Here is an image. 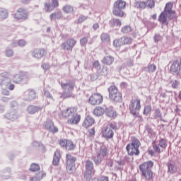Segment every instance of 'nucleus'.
<instances>
[{
	"instance_id": "nucleus-1",
	"label": "nucleus",
	"mask_w": 181,
	"mask_h": 181,
	"mask_svg": "<svg viewBox=\"0 0 181 181\" xmlns=\"http://www.w3.org/2000/svg\"><path fill=\"white\" fill-rule=\"evenodd\" d=\"M152 166H153V163L152 161L144 163L140 165V170L142 173L144 179L146 180H151L153 177V173L151 170V168H152Z\"/></svg>"
},
{
	"instance_id": "nucleus-2",
	"label": "nucleus",
	"mask_w": 181,
	"mask_h": 181,
	"mask_svg": "<svg viewBox=\"0 0 181 181\" xmlns=\"http://www.w3.org/2000/svg\"><path fill=\"white\" fill-rule=\"evenodd\" d=\"M139 146H141V142L136 138L132 139V144L127 146V151L129 155H139Z\"/></svg>"
},
{
	"instance_id": "nucleus-3",
	"label": "nucleus",
	"mask_w": 181,
	"mask_h": 181,
	"mask_svg": "<svg viewBox=\"0 0 181 181\" xmlns=\"http://www.w3.org/2000/svg\"><path fill=\"white\" fill-rule=\"evenodd\" d=\"M109 98L112 101L115 103H119L122 100V95L119 91H118V88L112 86L108 89Z\"/></svg>"
},
{
	"instance_id": "nucleus-4",
	"label": "nucleus",
	"mask_w": 181,
	"mask_h": 181,
	"mask_svg": "<svg viewBox=\"0 0 181 181\" xmlns=\"http://www.w3.org/2000/svg\"><path fill=\"white\" fill-rule=\"evenodd\" d=\"M1 77L2 79L0 82L1 86H6V88L10 90L11 91L15 90V85L13 83H11V78H9V73L4 72L1 74Z\"/></svg>"
},
{
	"instance_id": "nucleus-5",
	"label": "nucleus",
	"mask_w": 181,
	"mask_h": 181,
	"mask_svg": "<svg viewBox=\"0 0 181 181\" xmlns=\"http://www.w3.org/2000/svg\"><path fill=\"white\" fill-rule=\"evenodd\" d=\"M76 158L70 154L66 155V170L69 173L76 172Z\"/></svg>"
},
{
	"instance_id": "nucleus-6",
	"label": "nucleus",
	"mask_w": 181,
	"mask_h": 181,
	"mask_svg": "<svg viewBox=\"0 0 181 181\" xmlns=\"http://www.w3.org/2000/svg\"><path fill=\"white\" fill-rule=\"evenodd\" d=\"M129 110L132 115H136L138 111L141 110V100L139 99H133L131 101V105L129 106Z\"/></svg>"
},
{
	"instance_id": "nucleus-7",
	"label": "nucleus",
	"mask_w": 181,
	"mask_h": 181,
	"mask_svg": "<svg viewBox=\"0 0 181 181\" xmlns=\"http://www.w3.org/2000/svg\"><path fill=\"white\" fill-rule=\"evenodd\" d=\"M94 170V164H93V162L90 160H87L86 162V171L84 173V177L86 179H88L89 177H91L95 173Z\"/></svg>"
},
{
	"instance_id": "nucleus-8",
	"label": "nucleus",
	"mask_w": 181,
	"mask_h": 181,
	"mask_svg": "<svg viewBox=\"0 0 181 181\" xmlns=\"http://www.w3.org/2000/svg\"><path fill=\"white\" fill-rule=\"evenodd\" d=\"M103 95L95 93L90 97L89 104H91V105H100L103 103Z\"/></svg>"
},
{
	"instance_id": "nucleus-9",
	"label": "nucleus",
	"mask_w": 181,
	"mask_h": 181,
	"mask_svg": "<svg viewBox=\"0 0 181 181\" xmlns=\"http://www.w3.org/2000/svg\"><path fill=\"white\" fill-rule=\"evenodd\" d=\"M129 43H132V38L123 37L119 40H115L113 45L115 47H119V46H122V45H129Z\"/></svg>"
},
{
	"instance_id": "nucleus-10",
	"label": "nucleus",
	"mask_w": 181,
	"mask_h": 181,
	"mask_svg": "<svg viewBox=\"0 0 181 181\" xmlns=\"http://www.w3.org/2000/svg\"><path fill=\"white\" fill-rule=\"evenodd\" d=\"M28 16L29 15H28V11H26V10H25L24 8H20L16 13L14 18L16 19H18V21L21 19L22 21H25L28 19Z\"/></svg>"
},
{
	"instance_id": "nucleus-11",
	"label": "nucleus",
	"mask_w": 181,
	"mask_h": 181,
	"mask_svg": "<svg viewBox=\"0 0 181 181\" xmlns=\"http://www.w3.org/2000/svg\"><path fill=\"white\" fill-rule=\"evenodd\" d=\"M59 145H61L62 148H66L67 151H73V149L76 148V145H74L73 141L67 139L61 140Z\"/></svg>"
},
{
	"instance_id": "nucleus-12",
	"label": "nucleus",
	"mask_w": 181,
	"mask_h": 181,
	"mask_svg": "<svg viewBox=\"0 0 181 181\" xmlns=\"http://www.w3.org/2000/svg\"><path fill=\"white\" fill-rule=\"evenodd\" d=\"M74 45H76V41L71 39L68 40L66 42H64L62 45V47L64 49V50H72Z\"/></svg>"
},
{
	"instance_id": "nucleus-13",
	"label": "nucleus",
	"mask_w": 181,
	"mask_h": 181,
	"mask_svg": "<svg viewBox=\"0 0 181 181\" xmlns=\"http://www.w3.org/2000/svg\"><path fill=\"white\" fill-rule=\"evenodd\" d=\"M81 119V116L78 114L73 115L71 118L68 119V124H70L71 125H76V124H78L80 122V120Z\"/></svg>"
},
{
	"instance_id": "nucleus-14",
	"label": "nucleus",
	"mask_w": 181,
	"mask_h": 181,
	"mask_svg": "<svg viewBox=\"0 0 181 181\" xmlns=\"http://www.w3.org/2000/svg\"><path fill=\"white\" fill-rule=\"evenodd\" d=\"M76 107H69L62 112V115L64 117V118H67V117H70V115L76 114Z\"/></svg>"
},
{
	"instance_id": "nucleus-15",
	"label": "nucleus",
	"mask_w": 181,
	"mask_h": 181,
	"mask_svg": "<svg viewBox=\"0 0 181 181\" xmlns=\"http://www.w3.org/2000/svg\"><path fill=\"white\" fill-rule=\"evenodd\" d=\"M170 71L171 73H175V74H179V73H180L178 61H175L173 62V64L170 66Z\"/></svg>"
},
{
	"instance_id": "nucleus-16",
	"label": "nucleus",
	"mask_w": 181,
	"mask_h": 181,
	"mask_svg": "<svg viewBox=\"0 0 181 181\" xmlns=\"http://www.w3.org/2000/svg\"><path fill=\"white\" fill-rule=\"evenodd\" d=\"M46 51L44 49H35L33 52V57L35 59H42L45 56Z\"/></svg>"
},
{
	"instance_id": "nucleus-17",
	"label": "nucleus",
	"mask_w": 181,
	"mask_h": 181,
	"mask_svg": "<svg viewBox=\"0 0 181 181\" xmlns=\"http://www.w3.org/2000/svg\"><path fill=\"white\" fill-rule=\"evenodd\" d=\"M102 134L105 138H112V136H114V132H112L111 128L106 127L103 130Z\"/></svg>"
},
{
	"instance_id": "nucleus-18",
	"label": "nucleus",
	"mask_w": 181,
	"mask_h": 181,
	"mask_svg": "<svg viewBox=\"0 0 181 181\" xmlns=\"http://www.w3.org/2000/svg\"><path fill=\"white\" fill-rule=\"evenodd\" d=\"M94 124V119L91 117L90 116H88L86 117L83 126L85 127V128H88L91 127Z\"/></svg>"
},
{
	"instance_id": "nucleus-19",
	"label": "nucleus",
	"mask_w": 181,
	"mask_h": 181,
	"mask_svg": "<svg viewBox=\"0 0 181 181\" xmlns=\"http://www.w3.org/2000/svg\"><path fill=\"white\" fill-rule=\"evenodd\" d=\"M12 81L15 84H21L23 81V76L16 74L13 76Z\"/></svg>"
},
{
	"instance_id": "nucleus-20",
	"label": "nucleus",
	"mask_w": 181,
	"mask_h": 181,
	"mask_svg": "<svg viewBox=\"0 0 181 181\" xmlns=\"http://www.w3.org/2000/svg\"><path fill=\"white\" fill-rule=\"evenodd\" d=\"M173 6V4H172V3H168L164 10V12L170 15L169 18H171L170 16H172V15H175V11H172Z\"/></svg>"
},
{
	"instance_id": "nucleus-21",
	"label": "nucleus",
	"mask_w": 181,
	"mask_h": 181,
	"mask_svg": "<svg viewBox=\"0 0 181 181\" xmlns=\"http://www.w3.org/2000/svg\"><path fill=\"white\" fill-rule=\"evenodd\" d=\"M104 112H105V110L104 109V107H98L93 110V114L96 117H101V115H103Z\"/></svg>"
},
{
	"instance_id": "nucleus-22",
	"label": "nucleus",
	"mask_w": 181,
	"mask_h": 181,
	"mask_svg": "<svg viewBox=\"0 0 181 181\" xmlns=\"http://www.w3.org/2000/svg\"><path fill=\"white\" fill-rule=\"evenodd\" d=\"M60 151H57L54 153V160H53V165H54L55 166H57V165H59V163H60Z\"/></svg>"
},
{
	"instance_id": "nucleus-23",
	"label": "nucleus",
	"mask_w": 181,
	"mask_h": 181,
	"mask_svg": "<svg viewBox=\"0 0 181 181\" xmlns=\"http://www.w3.org/2000/svg\"><path fill=\"white\" fill-rule=\"evenodd\" d=\"M168 15L170 16V14H168V13H166V11H163V13H161L158 18L159 22H160L161 23H166Z\"/></svg>"
},
{
	"instance_id": "nucleus-24",
	"label": "nucleus",
	"mask_w": 181,
	"mask_h": 181,
	"mask_svg": "<svg viewBox=\"0 0 181 181\" xmlns=\"http://www.w3.org/2000/svg\"><path fill=\"white\" fill-rule=\"evenodd\" d=\"M127 5V3L124 1L122 0H117L115 1L114 4V8H119L120 9H124L125 8V6Z\"/></svg>"
},
{
	"instance_id": "nucleus-25",
	"label": "nucleus",
	"mask_w": 181,
	"mask_h": 181,
	"mask_svg": "<svg viewBox=\"0 0 181 181\" xmlns=\"http://www.w3.org/2000/svg\"><path fill=\"white\" fill-rule=\"evenodd\" d=\"M168 172L171 175H173V173H177V172H179V168H177V165L175 164H169Z\"/></svg>"
},
{
	"instance_id": "nucleus-26",
	"label": "nucleus",
	"mask_w": 181,
	"mask_h": 181,
	"mask_svg": "<svg viewBox=\"0 0 181 181\" xmlns=\"http://www.w3.org/2000/svg\"><path fill=\"white\" fill-rule=\"evenodd\" d=\"M47 129L49 131V132H52L53 134L59 132V129H57V127H55L53 124V122H52L47 124Z\"/></svg>"
},
{
	"instance_id": "nucleus-27",
	"label": "nucleus",
	"mask_w": 181,
	"mask_h": 181,
	"mask_svg": "<svg viewBox=\"0 0 181 181\" xmlns=\"http://www.w3.org/2000/svg\"><path fill=\"white\" fill-rule=\"evenodd\" d=\"M113 62H114V57H112V56L105 57L102 61V63H103V64H107V65L112 64Z\"/></svg>"
},
{
	"instance_id": "nucleus-28",
	"label": "nucleus",
	"mask_w": 181,
	"mask_h": 181,
	"mask_svg": "<svg viewBox=\"0 0 181 181\" xmlns=\"http://www.w3.org/2000/svg\"><path fill=\"white\" fill-rule=\"evenodd\" d=\"M106 115L107 117H109L110 118H115L117 117V112H115L114 110L111 108H107L106 109Z\"/></svg>"
},
{
	"instance_id": "nucleus-29",
	"label": "nucleus",
	"mask_w": 181,
	"mask_h": 181,
	"mask_svg": "<svg viewBox=\"0 0 181 181\" xmlns=\"http://www.w3.org/2000/svg\"><path fill=\"white\" fill-rule=\"evenodd\" d=\"M39 111H40V108L36 106L30 105L28 107V112H29V114H36V112Z\"/></svg>"
},
{
	"instance_id": "nucleus-30",
	"label": "nucleus",
	"mask_w": 181,
	"mask_h": 181,
	"mask_svg": "<svg viewBox=\"0 0 181 181\" xmlns=\"http://www.w3.org/2000/svg\"><path fill=\"white\" fill-rule=\"evenodd\" d=\"M29 170L30 172H37L38 170H40V165L37 163H32L30 166Z\"/></svg>"
},
{
	"instance_id": "nucleus-31",
	"label": "nucleus",
	"mask_w": 181,
	"mask_h": 181,
	"mask_svg": "<svg viewBox=\"0 0 181 181\" xmlns=\"http://www.w3.org/2000/svg\"><path fill=\"white\" fill-rule=\"evenodd\" d=\"M108 153V150L105 147H101L98 153L99 158H104Z\"/></svg>"
},
{
	"instance_id": "nucleus-32",
	"label": "nucleus",
	"mask_w": 181,
	"mask_h": 181,
	"mask_svg": "<svg viewBox=\"0 0 181 181\" xmlns=\"http://www.w3.org/2000/svg\"><path fill=\"white\" fill-rule=\"evenodd\" d=\"M121 9H123V8L114 7V10H113L114 15H115V16H120V17L124 16V11H122Z\"/></svg>"
},
{
	"instance_id": "nucleus-33",
	"label": "nucleus",
	"mask_w": 181,
	"mask_h": 181,
	"mask_svg": "<svg viewBox=\"0 0 181 181\" xmlns=\"http://www.w3.org/2000/svg\"><path fill=\"white\" fill-rule=\"evenodd\" d=\"M57 6H59V1H57V0H52V6L51 5L47 6L48 11L50 12L51 11H52V9H54V8H57Z\"/></svg>"
},
{
	"instance_id": "nucleus-34",
	"label": "nucleus",
	"mask_w": 181,
	"mask_h": 181,
	"mask_svg": "<svg viewBox=\"0 0 181 181\" xmlns=\"http://www.w3.org/2000/svg\"><path fill=\"white\" fill-rule=\"evenodd\" d=\"M62 87L64 90H68V91H73V84L71 83H62Z\"/></svg>"
},
{
	"instance_id": "nucleus-35",
	"label": "nucleus",
	"mask_w": 181,
	"mask_h": 181,
	"mask_svg": "<svg viewBox=\"0 0 181 181\" xmlns=\"http://www.w3.org/2000/svg\"><path fill=\"white\" fill-rule=\"evenodd\" d=\"M28 100H35L36 98V92L33 90H28Z\"/></svg>"
},
{
	"instance_id": "nucleus-36",
	"label": "nucleus",
	"mask_w": 181,
	"mask_h": 181,
	"mask_svg": "<svg viewBox=\"0 0 181 181\" xmlns=\"http://www.w3.org/2000/svg\"><path fill=\"white\" fill-rule=\"evenodd\" d=\"M100 37L102 42H110V35L107 33H103Z\"/></svg>"
},
{
	"instance_id": "nucleus-37",
	"label": "nucleus",
	"mask_w": 181,
	"mask_h": 181,
	"mask_svg": "<svg viewBox=\"0 0 181 181\" xmlns=\"http://www.w3.org/2000/svg\"><path fill=\"white\" fill-rule=\"evenodd\" d=\"M158 145L163 149H165L166 146H168V144H166V140H165L163 139L160 140Z\"/></svg>"
},
{
	"instance_id": "nucleus-38",
	"label": "nucleus",
	"mask_w": 181,
	"mask_h": 181,
	"mask_svg": "<svg viewBox=\"0 0 181 181\" xmlns=\"http://www.w3.org/2000/svg\"><path fill=\"white\" fill-rule=\"evenodd\" d=\"M152 111V107L147 105L144 107V115H148Z\"/></svg>"
},
{
	"instance_id": "nucleus-39",
	"label": "nucleus",
	"mask_w": 181,
	"mask_h": 181,
	"mask_svg": "<svg viewBox=\"0 0 181 181\" xmlns=\"http://www.w3.org/2000/svg\"><path fill=\"white\" fill-rule=\"evenodd\" d=\"M51 20L53 21L54 19H59V18H62V13L57 12V13H54L51 14L50 16Z\"/></svg>"
},
{
	"instance_id": "nucleus-40",
	"label": "nucleus",
	"mask_w": 181,
	"mask_h": 181,
	"mask_svg": "<svg viewBox=\"0 0 181 181\" xmlns=\"http://www.w3.org/2000/svg\"><path fill=\"white\" fill-rule=\"evenodd\" d=\"M146 6H148V8H154L155 1L154 0H147L146 2Z\"/></svg>"
},
{
	"instance_id": "nucleus-41",
	"label": "nucleus",
	"mask_w": 181,
	"mask_h": 181,
	"mask_svg": "<svg viewBox=\"0 0 181 181\" xmlns=\"http://www.w3.org/2000/svg\"><path fill=\"white\" fill-rule=\"evenodd\" d=\"M63 9L64 12H66V13H70L74 11L73 7H71V6H65Z\"/></svg>"
},
{
	"instance_id": "nucleus-42",
	"label": "nucleus",
	"mask_w": 181,
	"mask_h": 181,
	"mask_svg": "<svg viewBox=\"0 0 181 181\" xmlns=\"http://www.w3.org/2000/svg\"><path fill=\"white\" fill-rule=\"evenodd\" d=\"M154 118L156 119L159 118L160 119L162 118V114L160 113V110L159 109H156L155 110Z\"/></svg>"
},
{
	"instance_id": "nucleus-43",
	"label": "nucleus",
	"mask_w": 181,
	"mask_h": 181,
	"mask_svg": "<svg viewBox=\"0 0 181 181\" xmlns=\"http://www.w3.org/2000/svg\"><path fill=\"white\" fill-rule=\"evenodd\" d=\"M110 23L113 25V26H120L121 25V21H119V20H117V19H113L110 21Z\"/></svg>"
},
{
	"instance_id": "nucleus-44",
	"label": "nucleus",
	"mask_w": 181,
	"mask_h": 181,
	"mask_svg": "<svg viewBox=\"0 0 181 181\" xmlns=\"http://www.w3.org/2000/svg\"><path fill=\"white\" fill-rule=\"evenodd\" d=\"M122 32L123 33H129V32H131V27L129 26H125L123 28H122Z\"/></svg>"
},
{
	"instance_id": "nucleus-45",
	"label": "nucleus",
	"mask_w": 181,
	"mask_h": 181,
	"mask_svg": "<svg viewBox=\"0 0 181 181\" xmlns=\"http://www.w3.org/2000/svg\"><path fill=\"white\" fill-rule=\"evenodd\" d=\"M6 56H7V57H12V56H13V51L12 49H7L6 51Z\"/></svg>"
},
{
	"instance_id": "nucleus-46",
	"label": "nucleus",
	"mask_w": 181,
	"mask_h": 181,
	"mask_svg": "<svg viewBox=\"0 0 181 181\" xmlns=\"http://www.w3.org/2000/svg\"><path fill=\"white\" fill-rule=\"evenodd\" d=\"M18 45L21 47H23V46H26V41H25L24 40H20L18 42Z\"/></svg>"
},
{
	"instance_id": "nucleus-47",
	"label": "nucleus",
	"mask_w": 181,
	"mask_h": 181,
	"mask_svg": "<svg viewBox=\"0 0 181 181\" xmlns=\"http://www.w3.org/2000/svg\"><path fill=\"white\" fill-rule=\"evenodd\" d=\"M155 70H156V66H155V65L148 66V71L150 73H153V71H155Z\"/></svg>"
},
{
	"instance_id": "nucleus-48",
	"label": "nucleus",
	"mask_w": 181,
	"mask_h": 181,
	"mask_svg": "<svg viewBox=\"0 0 181 181\" xmlns=\"http://www.w3.org/2000/svg\"><path fill=\"white\" fill-rule=\"evenodd\" d=\"M0 16H1V18L3 19H5V18H7L8 17V11H1L0 13Z\"/></svg>"
},
{
	"instance_id": "nucleus-49",
	"label": "nucleus",
	"mask_w": 181,
	"mask_h": 181,
	"mask_svg": "<svg viewBox=\"0 0 181 181\" xmlns=\"http://www.w3.org/2000/svg\"><path fill=\"white\" fill-rule=\"evenodd\" d=\"M139 7L140 9H145V8H146V3L144 1L139 3Z\"/></svg>"
},
{
	"instance_id": "nucleus-50",
	"label": "nucleus",
	"mask_w": 181,
	"mask_h": 181,
	"mask_svg": "<svg viewBox=\"0 0 181 181\" xmlns=\"http://www.w3.org/2000/svg\"><path fill=\"white\" fill-rule=\"evenodd\" d=\"M101 159H102V158L98 156L93 158V160H94L95 163H100Z\"/></svg>"
},
{
	"instance_id": "nucleus-51",
	"label": "nucleus",
	"mask_w": 181,
	"mask_h": 181,
	"mask_svg": "<svg viewBox=\"0 0 181 181\" xmlns=\"http://www.w3.org/2000/svg\"><path fill=\"white\" fill-rule=\"evenodd\" d=\"M87 19V17L86 16H81L78 19V23H83V22H84V21H86Z\"/></svg>"
},
{
	"instance_id": "nucleus-52",
	"label": "nucleus",
	"mask_w": 181,
	"mask_h": 181,
	"mask_svg": "<svg viewBox=\"0 0 181 181\" xmlns=\"http://www.w3.org/2000/svg\"><path fill=\"white\" fill-rule=\"evenodd\" d=\"M98 181H109L108 177L102 176L99 179H98Z\"/></svg>"
},
{
	"instance_id": "nucleus-53",
	"label": "nucleus",
	"mask_w": 181,
	"mask_h": 181,
	"mask_svg": "<svg viewBox=\"0 0 181 181\" xmlns=\"http://www.w3.org/2000/svg\"><path fill=\"white\" fill-rule=\"evenodd\" d=\"M88 42L87 38L83 37L81 40V45H82V46H84V45H86Z\"/></svg>"
},
{
	"instance_id": "nucleus-54",
	"label": "nucleus",
	"mask_w": 181,
	"mask_h": 181,
	"mask_svg": "<svg viewBox=\"0 0 181 181\" xmlns=\"http://www.w3.org/2000/svg\"><path fill=\"white\" fill-rule=\"evenodd\" d=\"M93 66L95 67V69H100V62H98V61H95Z\"/></svg>"
},
{
	"instance_id": "nucleus-55",
	"label": "nucleus",
	"mask_w": 181,
	"mask_h": 181,
	"mask_svg": "<svg viewBox=\"0 0 181 181\" xmlns=\"http://www.w3.org/2000/svg\"><path fill=\"white\" fill-rule=\"evenodd\" d=\"M177 86H179V82L177 81H175L174 82H173V88H177Z\"/></svg>"
},
{
	"instance_id": "nucleus-56",
	"label": "nucleus",
	"mask_w": 181,
	"mask_h": 181,
	"mask_svg": "<svg viewBox=\"0 0 181 181\" xmlns=\"http://www.w3.org/2000/svg\"><path fill=\"white\" fill-rule=\"evenodd\" d=\"M160 39H162V37L159 35H156L154 37L155 42H159V40H160Z\"/></svg>"
},
{
	"instance_id": "nucleus-57",
	"label": "nucleus",
	"mask_w": 181,
	"mask_h": 181,
	"mask_svg": "<svg viewBox=\"0 0 181 181\" xmlns=\"http://www.w3.org/2000/svg\"><path fill=\"white\" fill-rule=\"evenodd\" d=\"M153 149L156 151V152L160 153V148L157 145L153 146Z\"/></svg>"
},
{
	"instance_id": "nucleus-58",
	"label": "nucleus",
	"mask_w": 181,
	"mask_h": 181,
	"mask_svg": "<svg viewBox=\"0 0 181 181\" xmlns=\"http://www.w3.org/2000/svg\"><path fill=\"white\" fill-rule=\"evenodd\" d=\"M90 135L92 136L95 134V129L94 128H92L89 132Z\"/></svg>"
},
{
	"instance_id": "nucleus-59",
	"label": "nucleus",
	"mask_w": 181,
	"mask_h": 181,
	"mask_svg": "<svg viewBox=\"0 0 181 181\" xmlns=\"http://www.w3.org/2000/svg\"><path fill=\"white\" fill-rule=\"evenodd\" d=\"M40 179V177H32L30 178V181H39Z\"/></svg>"
},
{
	"instance_id": "nucleus-60",
	"label": "nucleus",
	"mask_w": 181,
	"mask_h": 181,
	"mask_svg": "<svg viewBox=\"0 0 181 181\" xmlns=\"http://www.w3.org/2000/svg\"><path fill=\"white\" fill-rule=\"evenodd\" d=\"M86 181H98V179L96 177L92 178L89 177L88 179H86Z\"/></svg>"
},
{
	"instance_id": "nucleus-61",
	"label": "nucleus",
	"mask_w": 181,
	"mask_h": 181,
	"mask_svg": "<svg viewBox=\"0 0 181 181\" xmlns=\"http://www.w3.org/2000/svg\"><path fill=\"white\" fill-rule=\"evenodd\" d=\"M90 78L93 81H94V80H97V78H98V76H97V75H92Z\"/></svg>"
},
{
	"instance_id": "nucleus-62",
	"label": "nucleus",
	"mask_w": 181,
	"mask_h": 181,
	"mask_svg": "<svg viewBox=\"0 0 181 181\" xmlns=\"http://www.w3.org/2000/svg\"><path fill=\"white\" fill-rule=\"evenodd\" d=\"M98 28H100V25H98V23H95L93 25V29L96 30L98 29Z\"/></svg>"
},
{
	"instance_id": "nucleus-63",
	"label": "nucleus",
	"mask_w": 181,
	"mask_h": 181,
	"mask_svg": "<svg viewBox=\"0 0 181 181\" xmlns=\"http://www.w3.org/2000/svg\"><path fill=\"white\" fill-rule=\"evenodd\" d=\"M4 94H5L6 95H9V91L6 90H4L3 91Z\"/></svg>"
},
{
	"instance_id": "nucleus-64",
	"label": "nucleus",
	"mask_w": 181,
	"mask_h": 181,
	"mask_svg": "<svg viewBox=\"0 0 181 181\" xmlns=\"http://www.w3.org/2000/svg\"><path fill=\"white\" fill-rule=\"evenodd\" d=\"M151 18H153V19H156V14H153V15H152L151 16Z\"/></svg>"
}]
</instances>
